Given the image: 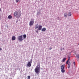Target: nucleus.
Masks as SVG:
<instances>
[{"label":"nucleus","mask_w":79,"mask_h":79,"mask_svg":"<svg viewBox=\"0 0 79 79\" xmlns=\"http://www.w3.org/2000/svg\"><path fill=\"white\" fill-rule=\"evenodd\" d=\"M40 64L39 63L38 65H37L35 69V72L38 75L40 73Z\"/></svg>","instance_id":"obj_1"},{"label":"nucleus","mask_w":79,"mask_h":79,"mask_svg":"<svg viewBox=\"0 0 79 79\" xmlns=\"http://www.w3.org/2000/svg\"><path fill=\"white\" fill-rule=\"evenodd\" d=\"M14 15L15 17H16L17 18H19L20 16L21 15V13L15 11L14 13Z\"/></svg>","instance_id":"obj_2"},{"label":"nucleus","mask_w":79,"mask_h":79,"mask_svg":"<svg viewBox=\"0 0 79 79\" xmlns=\"http://www.w3.org/2000/svg\"><path fill=\"white\" fill-rule=\"evenodd\" d=\"M18 40L19 41H23V35L18 36Z\"/></svg>","instance_id":"obj_3"},{"label":"nucleus","mask_w":79,"mask_h":79,"mask_svg":"<svg viewBox=\"0 0 79 79\" xmlns=\"http://www.w3.org/2000/svg\"><path fill=\"white\" fill-rule=\"evenodd\" d=\"M34 21L31 20V21L29 23V26H32V25L34 24Z\"/></svg>","instance_id":"obj_4"},{"label":"nucleus","mask_w":79,"mask_h":79,"mask_svg":"<svg viewBox=\"0 0 79 79\" xmlns=\"http://www.w3.org/2000/svg\"><path fill=\"white\" fill-rule=\"evenodd\" d=\"M27 65V66H28V67H31V61L28 62Z\"/></svg>","instance_id":"obj_5"},{"label":"nucleus","mask_w":79,"mask_h":79,"mask_svg":"<svg viewBox=\"0 0 79 79\" xmlns=\"http://www.w3.org/2000/svg\"><path fill=\"white\" fill-rule=\"evenodd\" d=\"M42 28V25H40L39 26L38 29V30H39V31H40V30H41Z\"/></svg>","instance_id":"obj_6"},{"label":"nucleus","mask_w":79,"mask_h":79,"mask_svg":"<svg viewBox=\"0 0 79 79\" xmlns=\"http://www.w3.org/2000/svg\"><path fill=\"white\" fill-rule=\"evenodd\" d=\"M68 60L66 62V64H68V63H69V60H70V56H68Z\"/></svg>","instance_id":"obj_7"},{"label":"nucleus","mask_w":79,"mask_h":79,"mask_svg":"<svg viewBox=\"0 0 79 79\" xmlns=\"http://www.w3.org/2000/svg\"><path fill=\"white\" fill-rule=\"evenodd\" d=\"M71 66V62H69L68 64V68H69Z\"/></svg>","instance_id":"obj_8"},{"label":"nucleus","mask_w":79,"mask_h":79,"mask_svg":"<svg viewBox=\"0 0 79 79\" xmlns=\"http://www.w3.org/2000/svg\"><path fill=\"white\" fill-rule=\"evenodd\" d=\"M65 65L64 64L62 65L61 66V69H64V68L65 67Z\"/></svg>","instance_id":"obj_9"},{"label":"nucleus","mask_w":79,"mask_h":79,"mask_svg":"<svg viewBox=\"0 0 79 79\" xmlns=\"http://www.w3.org/2000/svg\"><path fill=\"white\" fill-rule=\"evenodd\" d=\"M64 16L65 18H66L68 16V13L67 12H66L64 14Z\"/></svg>","instance_id":"obj_10"},{"label":"nucleus","mask_w":79,"mask_h":79,"mask_svg":"<svg viewBox=\"0 0 79 79\" xmlns=\"http://www.w3.org/2000/svg\"><path fill=\"white\" fill-rule=\"evenodd\" d=\"M12 40H16V37L15 36H13L12 37Z\"/></svg>","instance_id":"obj_11"},{"label":"nucleus","mask_w":79,"mask_h":79,"mask_svg":"<svg viewBox=\"0 0 79 79\" xmlns=\"http://www.w3.org/2000/svg\"><path fill=\"white\" fill-rule=\"evenodd\" d=\"M37 28H39V25L38 24H37L35 26V29H37Z\"/></svg>","instance_id":"obj_12"},{"label":"nucleus","mask_w":79,"mask_h":79,"mask_svg":"<svg viewBox=\"0 0 79 79\" xmlns=\"http://www.w3.org/2000/svg\"><path fill=\"white\" fill-rule=\"evenodd\" d=\"M46 31V28H43L42 29V31Z\"/></svg>","instance_id":"obj_13"},{"label":"nucleus","mask_w":79,"mask_h":79,"mask_svg":"<svg viewBox=\"0 0 79 79\" xmlns=\"http://www.w3.org/2000/svg\"><path fill=\"white\" fill-rule=\"evenodd\" d=\"M8 18L9 19H11L12 18V16L11 15H9L8 16Z\"/></svg>","instance_id":"obj_14"},{"label":"nucleus","mask_w":79,"mask_h":79,"mask_svg":"<svg viewBox=\"0 0 79 79\" xmlns=\"http://www.w3.org/2000/svg\"><path fill=\"white\" fill-rule=\"evenodd\" d=\"M66 58H64L62 60V62L63 63L65 61H66Z\"/></svg>","instance_id":"obj_15"},{"label":"nucleus","mask_w":79,"mask_h":79,"mask_svg":"<svg viewBox=\"0 0 79 79\" xmlns=\"http://www.w3.org/2000/svg\"><path fill=\"white\" fill-rule=\"evenodd\" d=\"M71 12H70L68 14V15L69 16H71L72 15Z\"/></svg>","instance_id":"obj_16"},{"label":"nucleus","mask_w":79,"mask_h":79,"mask_svg":"<svg viewBox=\"0 0 79 79\" xmlns=\"http://www.w3.org/2000/svg\"><path fill=\"white\" fill-rule=\"evenodd\" d=\"M61 71L62 73H64L65 72V70L64 69H61Z\"/></svg>","instance_id":"obj_17"},{"label":"nucleus","mask_w":79,"mask_h":79,"mask_svg":"<svg viewBox=\"0 0 79 79\" xmlns=\"http://www.w3.org/2000/svg\"><path fill=\"white\" fill-rule=\"evenodd\" d=\"M23 37L25 39V38H26V35H23Z\"/></svg>","instance_id":"obj_18"},{"label":"nucleus","mask_w":79,"mask_h":79,"mask_svg":"<svg viewBox=\"0 0 79 79\" xmlns=\"http://www.w3.org/2000/svg\"><path fill=\"white\" fill-rule=\"evenodd\" d=\"M77 58H79V54L77 55Z\"/></svg>","instance_id":"obj_19"},{"label":"nucleus","mask_w":79,"mask_h":79,"mask_svg":"<svg viewBox=\"0 0 79 79\" xmlns=\"http://www.w3.org/2000/svg\"><path fill=\"white\" fill-rule=\"evenodd\" d=\"M19 0H16V3H18V2H19Z\"/></svg>","instance_id":"obj_20"},{"label":"nucleus","mask_w":79,"mask_h":79,"mask_svg":"<svg viewBox=\"0 0 79 79\" xmlns=\"http://www.w3.org/2000/svg\"><path fill=\"white\" fill-rule=\"evenodd\" d=\"M30 78H31V77H30V76H28V79H30Z\"/></svg>","instance_id":"obj_21"},{"label":"nucleus","mask_w":79,"mask_h":79,"mask_svg":"<svg viewBox=\"0 0 79 79\" xmlns=\"http://www.w3.org/2000/svg\"><path fill=\"white\" fill-rule=\"evenodd\" d=\"M36 32H37V33H38L39 31H38V30H35Z\"/></svg>","instance_id":"obj_22"},{"label":"nucleus","mask_w":79,"mask_h":79,"mask_svg":"<svg viewBox=\"0 0 79 79\" xmlns=\"http://www.w3.org/2000/svg\"><path fill=\"white\" fill-rule=\"evenodd\" d=\"M52 48H49V50H52Z\"/></svg>","instance_id":"obj_23"},{"label":"nucleus","mask_w":79,"mask_h":79,"mask_svg":"<svg viewBox=\"0 0 79 79\" xmlns=\"http://www.w3.org/2000/svg\"><path fill=\"white\" fill-rule=\"evenodd\" d=\"M0 50H2V48H0Z\"/></svg>","instance_id":"obj_24"},{"label":"nucleus","mask_w":79,"mask_h":79,"mask_svg":"<svg viewBox=\"0 0 79 79\" xmlns=\"http://www.w3.org/2000/svg\"><path fill=\"white\" fill-rule=\"evenodd\" d=\"M73 64H74L75 65V62H73Z\"/></svg>","instance_id":"obj_25"},{"label":"nucleus","mask_w":79,"mask_h":79,"mask_svg":"<svg viewBox=\"0 0 79 79\" xmlns=\"http://www.w3.org/2000/svg\"><path fill=\"white\" fill-rule=\"evenodd\" d=\"M1 11V8L0 7V12Z\"/></svg>","instance_id":"obj_26"},{"label":"nucleus","mask_w":79,"mask_h":79,"mask_svg":"<svg viewBox=\"0 0 79 79\" xmlns=\"http://www.w3.org/2000/svg\"><path fill=\"white\" fill-rule=\"evenodd\" d=\"M62 49H63V50H64V48H62Z\"/></svg>","instance_id":"obj_27"},{"label":"nucleus","mask_w":79,"mask_h":79,"mask_svg":"<svg viewBox=\"0 0 79 79\" xmlns=\"http://www.w3.org/2000/svg\"><path fill=\"white\" fill-rule=\"evenodd\" d=\"M61 50H62V49H61Z\"/></svg>","instance_id":"obj_28"},{"label":"nucleus","mask_w":79,"mask_h":79,"mask_svg":"<svg viewBox=\"0 0 79 79\" xmlns=\"http://www.w3.org/2000/svg\"><path fill=\"white\" fill-rule=\"evenodd\" d=\"M78 45H79V44H78Z\"/></svg>","instance_id":"obj_29"}]
</instances>
